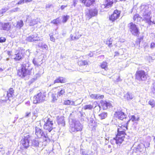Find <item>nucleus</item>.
<instances>
[{"label":"nucleus","instance_id":"nucleus-54","mask_svg":"<svg viewBox=\"0 0 155 155\" xmlns=\"http://www.w3.org/2000/svg\"><path fill=\"white\" fill-rule=\"evenodd\" d=\"M49 36H50V40L53 41L54 42L55 41V38H54L52 35H51L50 34L49 35Z\"/></svg>","mask_w":155,"mask_h":155},{"label":"nucleus","instance_id":"nucleus-29","mask_svg":"<svg viewBox=\"0 0 155 155\" xmlns=\"http://www.w3.org/2000/svg\"><path fill=\"white\" fill-rule=\"evenodd\" d=\"M64 104L66 105L77 106L78 104H75L74 101H70L69 100H67L64 101Z\"/></svg>","mask_w":155,"mask_h":155},{"label":"nucleus","instance_id":"nucleus-10","mask_svg":"<svg viewBox=\"0 0 155 155\" xmlns=\"http://www.w3.org/2000/svg\"><path fill=\"white\" fill-rule=\"evenodd\" d=\"M128 26L130 31L133 35L137 36L139 34V29L135 24L131 22L129 24Z\"/></svg>","mask_w":155,"mask_h":155},{"label":"nucleus","instance_id":"nucleus-63","mask_svg":"<svg viewBox=\"0 0 155 155\" xmlns=\"http://www.w3.org/2000/svg\"><path fill=\"white\" fill-rule=\"evenodd\" d=\"M41 48L46 49L48 48V46L46 45L43 44V45L42 46Z\"/></svg>","mask_w":155,"mask_h":155},{"label":"nucleus","instance_id":"nucleus-58","mask_svg":"<svg viewBox=\"0 0 155 155\" xmlns=\"http://www.w3.org/2000/svg\"><path fill=\"white\" fill-rule=\"evenodd\" d=\"M121 81V80L120 78V77H119L117 78L115 81V82H117L120 81Z\"/></svg>","mask_w":155,"mask_h":155},{"label":"nucleus","instance_id":"nucleus-64","mask_svg":"<svg viewBox=\"0 0 155 155\" xmlns=\"http://www.w3.org/2000/svg\"><path fill=\"white\" fill-rule=\"evenodd\" d=\"M51 5L48 4V5H47L46 6V8H49L51 7Z\"/></svg>","mask_w":155,"mask_h":155},{"label":"nucleus","instance_id":"nucleus-1","mask_svg":"<svg viewBox=\"0 0 155 155\" xmlns=\"http://www.w3.org/2000/svg\"><path fill=\"white\" fill-rule=\"evenodd\" d=\"M152 10V6L150 4H142L140 7V13L142 16V18L150 25L151 22L155 24L154 21L152 22L151 21Z\"/></svg>","mask_w":155,"mask_h":155},{"label":"nucleus","instance_id":"nucleus-46","mask_svg":"<svg viewBox=\"0 0 155 155\" xmlns=\"http://www.w3.org/2000/svg\"><path fill=\"white\" fill-rule=\"evenodd\" d=\"M96 99H101L104 98L103 95H100L99 94H96Z\"/></svg>","mask_w":155,"mask_h":155},{"label":"nucleus","instance_id":"nucleus-44","mask_svg":"<svg viewBox=\"0 0 155 155\" xmlns=\"http://www.w3.org/2000/svg\"><path fill=\"white\" fill-rule=\"evenodd\" d=\"M69 16L66 15L64 16L63 17L62 22L64 23L66 22L69 18Z\"/></svg>","mask_w":155,"mask_h":155},{"label":"nucleus","instance_id":"nucleus-32","mask_svg":"<svg viewBox=\"0 0 155 155\" xmlns=\"http://www.w3.org/2000/svg\"><path fill=\"white\" fill-rule=\"evenodd\" d=\"M100 66L101 68L104 69L105 70H107L108 69L107 63L106 62H103Z\"/></svg>","mask_w":155,"mask_h":155},{"label":"nucleus","instance_id":"nucleus-16","mask_svg":"<svg viewBox=\"0 0 155 155\" xmlns=\"http://www.w3.org/2000/svg\"><path fill=\"white\" fill-rule=\"evenodd\" d=\"M113 3V0H105V2L101 6L103 8H108L111 6Z\"/></svg>","mask_w":155,"mask_h":155},{"label":"nucleus","instance_id":"nucleus-49","mask_svg":"<svg viewBox=\"0 0 155 155\" xmlns=\"http://www.w3.org/2000/svg\"><path fill=\"white\" fill-rule=\"evenodd\" d=\"M7 10L8 8H5L2 9L0 10L1 12H2V16L3 15V14L5 12H6L7 11Z\"/></svg>","mask_w":155,"mask_h":155},{"label":"nucleus","instance_id":"nucleus-28","mask_svg":"<svg viewBox=\"0 0 155 155\" xmlns=\"http://www.w3.org/2000/svg\"><path fill=\"white\" fill-rule=\"evenodd\" d=\"M65 79L64 78H63L62 77H59L57 78V79L55 80L54 81V83H64L65 82Z\"/></svg>","mask_w":155,"mask_h":155},{"label":"nucleus","instance_id":"nucleus-40","mask_svg":"<svg viewBox=\"0 0 155 155\" xmlns=\"http://www.w3.org/2000/svg\"><path fill=\"white\" fill-rule=\"evenodd\" d=\"M93 106L92 105L89 104L85 105L84 107V110H91L93 108Z\"/></svg>","mask_w":155,"mask_h":155},{"label":"nucleus","instance_id":"nucleus-51","mask_svg":"<svg viewBox=\"0 0 155 155\" xmlns=\"http://www.w3.org/2000/svg\"><path fill=\"white\" fill-rule=\"evenodd\" d=\"M6 39L5 38L1 37L0 38V42L2 43L5 42L6 41Z\"/></svg>","mask_w":155,"mask_h":155},{"label":"nucleus","instance_id":"nucleus-20","mask_svg":"<svg viewBox=\"0 0 155 155\" xmlns=\"http://www.w3.org/2000/svg\"><path fill=\"white\" fill-rule=\"evenodd\" d=\"M97 11L96 9H90L88 13L87 14L90 18L92 16H95L97 15Z\"/></svg>","mask_w":155,"mask_h":155},{"label":"nucleus","instance_id":"nucleus-25","mask_svg":"<svg viewBox=\"0 0 155 155\" xmlns=\"http://www.w3.org/2000/svg\"><path fill=\"white\" fill-rule=\"evenodd\" d=\"M39 21L38 19H31L29 21V25L30 26H33L37 24Z\"/></svg>","mask_w":155,"mask_h":155},{"label":"nucleus","instance_id":"nucleus-62","mask_svg":"<svg viewBox=\"0 0 155 155\" xmlns=\"http://www.w3.org/2000/svg\"><path fill=\"white\" fill-rule=\"evenodd\" d=\"M74 36V35H71V39L72 40H75L76 38H75Z\"/></svg>","mask_w":155,"mask_h":155},{"label":"nucleus","instance_id":"nucleus-15","mask_svg":"<svg viewBox=\"0 0 155 155\" xmlns=\"http://www.w3.org/2000/svg\"><path fill=\"white\" fill-rule=\"evenodd\" d=\"M115 114L117 118L121 120H123L124 118H125L127 117V115L125 114L121 110L116 111Z\"/></svg>","mask_w":155,"mask_h":155},{"label":"nucleus","instance_id":"nucleus-7","mask_svg":"<svg viewBox=\"0 0 155 155\" xmlns=\"http://www.w3.org/2000/svg\"><path fill=\"white\" fill-rule=\"evenodd\" d=\"M40 140L41 139H40L33 140L32 141V146L36 147L41 148L46 146L49 142L44 140L42 142Z\"/></svg>","mask_w":155,"mask_h":155},{"label":"nucleus","instance_id":"nucleus-57","mask_svg":"<svg viewBox=\"0 0 155 155\" xmlns=\"http://www.w3.org/2000/svg\"><path fill=\"white\" fill-rule=\"evenodd\" d=\"M31 112H27L25 113V117H27L30 116L31 115Z\"/></svg>","mask_w":155,"mask_h":155},{"label":"nucleus","instance_id":"nucleus-38","mask_svg":"<svg viewBox=\"0 0 155 155\" xmlns=\"http://www.w3.org/2000/svg\"><path fill=\"white\" fill-rule=\"evenodd\" d=\"M113 40V39L110 38L108 41H106V44L108 45V47H110L112 46V44Z\"/></svg>","mask_w":155,"mask_h":155},{"label":"nucleus","instance_id":"nucleus-37","mask_svg":"<svg viewBox=\"0 0 155 155\" xmlns=\"http://www.w3.org/2000/svg\"><path fill=\"white\" fill-rule=\"evenodd\" d=\"M127 100L132 99L134 97V95L132 93H127L125 95Z\"/></svg>","mask_w":155,"mask_h":155},{"label":"nucleus","instance_id":"nucleus-50","mask_svg":"<svg viewBox=\"0 0 155 155\" xmlns=\"http://www.w3.org/2000/svg\"><path fill=\"white\" fill-rule=\"evenodd\" d=\"M152 91L153 93H155V82L153 84Z\"/></svg>","mask_w":155,"mask_h":155},{"label":"nucleus","instance_id":"nucleus-23","mask_svg":"<svg viewBox=\"0 0 155 155\" xmlns=\"http://www.w3.org/2000/svg\"><path fill=\"white\" fill-rule=\"evenodd\" d=\"M82 3L87 7H89L94 2L95 0H81Z\"/></svg>","mask_w":155,"mask_h":155},{"label":"nucleus","instance_id":"nucleus-39","mask_svg":"<svg viewBox=\"0 0 155 155\" xmlns=\"http://www.w3.org/2000/svg\"><path fill=\"white\" fill-rule=\"evenodd\" d=\"M59 97L58 96L57 94H53L52 95V100L53 101H55L57 100L58 97Z\"/></svg>","mask_w":155,"mask_h":155},{"label":"nucleus","instance_id":"nucleus-17","mask_svg":"<svg viewBox=\"0 0 155 155\" xmlns=\"http://www.w3.org/2000/svg\"><path fill=\"white\" fill-rule=\"evenodd\" d=\"M56 88L58 90L57 94L58 96L59 97H62L65 93V89L60 87H57Z\"/></svg>","mask_w":155,"mask_h":155},{"label":"nucleus","instance_id":"nucleus-33","mask_svg":"<svg viewBox=\"0 0 155 155\" xmlns=\"http://www.w3.org/2000/svg\"><path fill=\"white\" fill-rule=\"evenodd\" d=\"M139 120V118L137 117L136 118L135 117L134 115H132L131 116V118L130 119L127 121V125L128 124L130 120H131L132 121L134 122V121H138Z\"/></svg>","mask_w":155,"mask_h":155},{"label":"nucleus","instance_id":"nucleus-59","mask_svg":"<svg viewBox=\"0 0 155 155\" xmlns=\"http://www.w3.org/2000/svg\"><path fill=\"white\" fill-rule=\"evenodd\" d=\"M81 35H76L75 36H74L75 38H76L75 40L78 39L81 37Z\"/></svg>","mask_w":155,"mask_h":155},{"label":"nucleus","instance_id":"nucleus-5","mask_svg":"<svg viewBox=\"0 0 155 155\" xmlns=\"http://www.w3.org/2000/svg\"><path fill=\"white\" fill-rule=\"evenodd\" d=\"M83 126L79 121H75L74 123L71 125L70 129L73 132H77L81 131L83 129Z\"/></svg>","mask_w":155,"mask_h":155},{"label":"nucleus","instance_id":"nucleus-9","mask_svg":"<svg viewBox=\"0 0 155 155\" xmlns=\"http://www.w3.org/2000/svg\"><path fill=\"white\" fill-rule=\"evenodd\" d=\"M147 75L145 72L143 70L138 71L136 74V79L139 81H145L147 78Z\"/></svg>","mask_w":155,"mask_h":155},{"label":"nucleus","instance_id":"nucleus-3","mask_svg":"<svg viewBox=\"0 0 155 155\" xmlns=\"http://www.w3.org/2000/svg\"><path fill=\"white\" fill-rule=\"evenodd\" d=\"M35 134L39 138H42L44 140L49 141L50 139L47 134L44 133L43 130L39 127H35Z\"/></svg>","mask_w":155,"mask_h":155},{"label":"nucleus","instance_id":"nucleus-8","mask_svg":"<svg viewBox=\"0 0 155 155\" xmlns=\"http://www.w3.org/2000/svg\"><path fill=\"white\" fill-rule=\"evenodd\" d=\"M30 136L28 134L25 135L21 141V144L23 147L27 149L29 146Z\"/></svg>","mask_w":155,"mask_h":155},{"label":"nucleus","instance_id":"nucleus-6","mask_svg":"<svg viewBox=\"0 0 155 155\" xmlns=\"http://www.w3.org/2000/svg\"><path fill=\"white\" fill-rule=\"evenodd\" d=\"M44 122H45L44 126V129L50 132L53 128V121L50 118H45L44 119Z\"/></svg>","mask_w":155,"mask_h":155},{"label":"nucleus","instance_id":"nucleus-61","mask_svg":"<svg viewBox=\"0 0 155 155\" xmlns=\"http://www.w3.org/2000/svg\"><path fill=\"white\" fill-rule=\"evenodd\" d=\"M94 54V53H93V52H91L90 53L88 54V56L90 57H92L93 56Z\"/></svg>","mask_w":155,"mask_h":155},{"label":"nucleus","instance_id":"nucleus-24","mask_svg":"<svg viewBox=\"0 0 155 155\" xmlns=\"http://www.w3.org/2000/svg\"><path fill=\"white\" fill-rule=\"evenodd\" d=\"M14 90L12 88H10L9 89V90L6 93V96L8 97H9V98H10L12 97L14 95Z\"/></svg>","mask_w":155,"mask_h":155},{"label":"nucleus","instance_id":"nucleus-12","mask_svg":"<svg viewBox=\"0 0 155 155\" xmlns=\"http://www.w3.org/2000/svg\"><path fill=\"white\" fill-rule=\"evenodd\" d=\"M136 152L137 153V155H140L141 154H143L144 153L145 149V145L142 144L138 145L136 148Z\"/></svg>","mask_w":155,"mask_h":155},{"label":"nucleus","instance_id":"nucleus-42","mask_svg":"<svg viewBox=\"0 0 155 155\" xmlns=\"http://www.w3.org/2000/svg\"><path fill=\"white\" fill-rule=\"evenodd\" d=\"M60 22L59 18H58L56 19L53 20L51 22V23H53L54 24H57Z\"/></svg>","mask_w":155,"mask_h":155},{"label":"nucleus","instance_id":"nucleus-13","mask_svg":"<svg viewBox=\"0 0 155 155\" xmlns=\"http://www.w3.org/2000/svg\"><path fill=\"white\" fill-rule=\"evenodd\" d=\"M26 40L29 42L34 41H38L41 40L40 38L38 37L37 35H32L27 37Z\"/></svg>","mask_w":155,"mask_h":155},{"label":"nucleus","instance_id":"nucleus-53","mask_svg":"<svg viewBox=\"0 0 155 155\" xmlns=\"http://www.w3.org/2000/svg\"><path fill=\"white\" fill-rule=\"evenodd\" d=\"M96 94H92L90 95V97L93 99H96Z\"/></svg>","mask_w":155,"mask_h":155},{"label":"nucleus","instance_id":"nucleus-21","mask_svg":"<svg viewBox=\"0 0 155 155\" xmlns=\"http://www.w3.org/2000/svg\"><path fill=\"white\" fill-rule=\"evenodd\" d=\"M121 128H118V133L116 136H119L120 137L124 139L126 134L123 130H122Z\"/></svg>","mask_w":155,"mask_h":155},{"label":"nucleus","instance_id":"nucleus-55","mask_svg":"<svg viewBox=\"0 0 155 155\" xmlns=\"http://www.w3.org/2000/svg\"><path fill=\"white\" fill-rule=\"evenodd\" d=\"M150 48L153 49L155 48V43L152 42L150 45Z\"/></svg>","mask_w":155,"mask_h":155},{"label":"nucleus","instance_id":"nucleus-31","mask_svg":"<svg viewBox=\"0 0 155 155\" xmlns=\"http://www.w3.org/2000/svg\"><path fill=\"white\" fill-rule=\"evenodd\" d=\"M88 64V62L86 60H80L78 62V64L80 66L86 65Z\"/></svg>","mask_w":155,"mask_h":155},{"label":"nucleus","instance_id":"nucleus-19","mask_svg":"<svg viewBox=\"0 0 155 155\" xmlns=\"http://www.w3.org/2000/svg\"><path fill=\"white\" fill-rule=\"evenodd\" d=\"M1 25L2 27L1 28L2 29L8 31L10 29L11 26L9 23L0 24V25Z\"/></svg>","mask_w":155,"mask_h":155},{"label":"nucleus","instance_id":"nucleus-11","mask_svg":"<svg viewBox=\"0 0 155 155\" xmlns=\"http://www.w3.org/2000/svg\"><path fill=\"white\" fill-rule=\"evenodd\" d=\"M120 11L117 10L114 11L113 13L109 17V20L113 22L120 17Z\"/></svg>","mask_w":155,"mask_h":155},{"label":"nucleus","instance_id":"nucleus-48","mask_svg":"<svg viewBox=\"0 0 155 155\" xmlns=\"http://www.w3.org/2000/svg\"><path fill=\"white\" fill-rule=\"evenodd\" d=\"M110 142L112 144H114L115 143L116 144V138H114L112 140H110Z\"/></svg>","mask_w":155,"mask_h":155},{"label":"nucleus","instance_id":"nucleus-56","mask_svg":"<svg viewBox=\"0 0 155 155\" xmlns=\"http://www.w3.org/2000/svg\"><path fill=\"white\" fill-rule=\"evenodd\" d=\"M25 2L24 0H20L19 2H18L17 4L18 5H21L24 4Z\"/></svg>","mask_w":155,"mask_h":155},{"label":"nucleus","instance_id":"nucleus-27","mask_svg":"<svg viewBox=\"0 0 155 155\" xmlns=\"http://www.w3.org/2000/svg\"><path fill=\"white\" fill-rule=\"evenodd\" d=\"M9 100L10 101V99L9 98V97H8L6 96V94H4L3 96L2 97L0 101V103H2L4 102H6L7 101Z\"/></svg>","mask_w":155,"mask_h":155},{"label":"nucleus","instance_id":"nucleus-41","mask_svg":"<svg viewBox=\"0 0 155 155\" xmlns=\"http://www.w3.org/2000/svg\"><path fill=\"white\" fill-rule=\"evenodd\" d=\"M149 104L152 107H154L155 106V102L153 100H150L148 102Z\"/></svg>","mask_w":155,"mask_h":155},{"label":"nucleus","instance_id":"nucleus-26","mask_svg":"<svg viewBox=\"0 0 155 155\" xmlns=\"http://www.w3.org/2000/svg\"><path fill=\"white\" fill-rule=\"evenodd\" d=\"M42 60L40 59H38L37 60H36L34 59L33 61V62L35 66H38L42 64Z\"/></svg>","mask_w":155,"mask_h":155},{"label":"nucleus","instance_id":"nucleus-45","mask_svg":"<svg viewBox=\"0 0 155 155\" xmlns=\"http://www.w3.org/2000/svg\"><path fill=\"white\" fill-rule=\"evenodd\" d=\"M119 128H121L122 130H123L125 131L127 130V126H125L121 125V126Z\"/></svg>","mask_w":155,"mask_h":155},{"label":"nucleus","instance_id":"nucleus-60","mask_svg":"<svg viewBox=\"0 0 155 155\" xmlns=\"http://www.w3.org/2000/svg\"><path fill=\"white\" fill-rule=\"evenodd\" d=\"M67 6V5H61V8L62 10H63Z\"/></svg>","mask_w":155,"mask_h":155},{"label":"nucleus","instance_id":"nucleus-18","mask_svg":"<svg viewBox=\"0 0 155 155\" xmlns=\"http://www.w3.org/2000/svg\"><path fill=\"white\" fill-rule=\"evenodd\" d=\"M101 105L104 110H106L111 105L110 103L106 101H101Z\"/></svg>","mask_w":155,"mask_h":155},{"label":"nucleus","instance_id":"nucleus-35","mask_svg":"<svg viewBox=\"0 0 155 155\" xmlns=\"http://www.w3.org/2000/svg\"><path fill=\"white\" fill-rule=\"evenodd\" d=\"M141 19H142V17H140V16L137 14L135 15L133 17L134 20L135 21L137 20V21H140Z\"/></svg>","mask_w":155,"mask_h":155},{"label":"nucleus","instance_id":"nucleus-30","mask_svg":"<svg viewBox=\"0 0 155 155\" xmlns=\"http://www.w3.org/2000/svg\"><path fill=\"white\" fill-rule=\"evenodd\" d=\"M119 136H116V144H117L120 145L124 140V139L120 137Z\"/></svg>","mask_w":155,"mask_h":155},{"label":"nucleus","instance_id":"nucleus-34","mask_svg":"<svg viewBox=\"0 0 155 155\" xmlns=\"http://www.w3.org/2000/svg\"><path fill=\"white\" fill-rule=\"evenodd\" d=\"M24 25V23L22 20H20L17 22L16 26L17 28H21Z\"/></svg>","mask_w":155,"mask_h":155},{"label":"nucleus","instance_id":"nucleus-43","mask_svg":"<svg viewBox=\"0 0 155 155\" xmlns=\"http://www.w3.org/2000/svg\"><path fill=\"white\" fill-rule=\"evenodd\" d=\"M32 114L33 115L32 116V119H33L35 120L37 116V111L34 110L33 111Z\"/></svg>","mask_w":155,"mask_h":155},{"label":"nucleus","instance_id":"nucleus-14","mask_svg":"<svg viewBox=\"0 0 155 155\" xmlns=\"http://www.w3.org/2000/svg\"><path fill=\"white\" fill-rule=\"evenodd\" d=\"M16 53L15 54L14 59L16 61H19L23 58V54L21 50L17 51Z\"/></svg>","mask_w":155,"mask_h":155},{"label":"nucleus","instance_id":"nucleus-47","mask_svg":"<svg viewBox=\"0 0 155 155\" xmlns=\"http://www.w3.org/2000/svg\"><path fill=\"white\" fill-rule=\"evenodd\" d=\"M95 152L91 150H89L87 152H86V155H95Z\"/></svg>","mask_w":155,"mask_h":155},{"label":"nucleus","instance_id":"nucleus-2","mask_svg":"<svg viewBox=\"0 0 155 155\" xmlns=\"http://www.w3.org/2000/svg\"><path fill=\"white\" fill-rule=\"evenodd\" d=\"M21 69L19 70L18 72V74L21 78L30 74V71L31 68H30L29 63L24 64L21 65Z\"/></svg>","mask_w":155,"mask_h":155},{"label":"nucleus","instance_id":"nucleus-36","mask_svg":"<svg viewBox=\"0 0 155 155\" xmlns=\"http://www.w3.org/2000/svg\"><path fill=\"white\" fill-rule=\"evenodd\" d=\"M99 117L101 119H105L107 116V113L103 112L99 115Z\"/></svg>","mask_w":155,"mask_h":155},{"label":"nucleus","instance_id":"nucleus-52","mask_svg":"<svg viewBox=\"0 0 155 155\" xmlns=\"http://www.w3.org/2000/svg\"><path fill=\"white\" fill-rule=\"evenodd\" d=\"M81 153L83 155H86V153L85 150L83 149L81 150Z\"/></svg>","mask_w":155,"mask_h":155},{"label":"nucleus","instance_id":"nucleus-4","mask_svg":"<svg viewBox=\"0 0 155 155\" xmlns=\"http://www.w3.org/2000/svg\"><path fill=\"white\" fill-rule=\"evenodd\" d=\"M45 99V93L40 92L34 96L33 102L35 104L40 103L44 102Z\"/></svg>","mask_w":155,"mask_h":155},{"label":"nucleus","instance_id":"nucleus-22","mask_svg":"<svg viewBox=\"0 0 155 155\" xmlns=\"http://www.w3.org/2000/svg\"><path fill=\"white\" fill-rule=\"evenodd\" d=\"M57 121L58 124L61 126H64L65 125V121L63 116L58 117Z\"/></svg>","mask_w":155,"mask_h":155}]
</instances>
